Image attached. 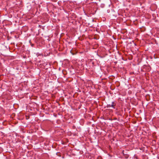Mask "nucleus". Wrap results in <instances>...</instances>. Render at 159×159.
Returning <instances> with one entry per match:
<instances>
[{
	"label": "nucleus",
	"instance_id": "f257e3e1",
	"mask_svg": "<svg viewBox=\"0 0 159 159\" xmlns=\"http://www.w3.org/2000/svg\"><path fill=\"white\" fill-rule=\"evenodd\" d=\"M116 105V103H115L114 102H112V104L111 105V107H112L114 109L115 108Z\"/></svg>",
	"mask_w": 159,
	"mask_h": 159
},
{
	"label": "nucleus",
	"instance_id": "f03ea898",
	"mask_svg": "<svg viewBox=\"0 0 159 159\" xmlns=\"http://www.w3.org/2000/svg\"><path fill=\"white\" fill-rule=\"evenodd\" d=\"M110 107H111V105L110 104H107V108Z\"/></svg>",
	"mask_w": 159,
	"mask_h": 159
}]
</instances>
